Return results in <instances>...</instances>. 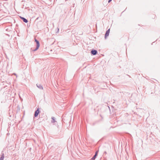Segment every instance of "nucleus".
Masks as SVG:
<instances>
[{"label":"nucleus","instance_id":"nucleus-13","mask_svg":"<svg viewBox=\"0 0 160 160\" xmlns=\"http://www.w3.org/2000/svg\"><path fill=\"white\" fill-rule=\"evenodd\" d=\"M58 28V31L57 32H56V33H57V32H58V31H59V28Z\"/></svg>","mask_w":160,"mask_h":160},{"label":"nucleus","instance_id":"nucleus-8","mask_svg":"<svg viewBox=\"0 0 160 160\" xmlns=\"http://www.w3.org/2000/svg\"><path fill=\"white\" fill-rule=\"evenodd\" d=\"M52 120L51 121V122L52 123H54L56 122V121L55 120V118L52 117L51 118Z\"/></svg>","mask_w":160,"mask_h":160},{"label":"nucleus","instance_id":"nucleus-9","mask_svg":"<svg viewBox=\"0 0 160 160\" xmlns=\"http://www.w3.org/2000/svg\"><path fill=\"white\" fill-rule=\"evenodd\" d=\"M97 156V155H94L93 157L91 158V160H95V158H96V157Z\"/></svg>","mask_w":160,"mask_h":160},{"label":"nucleus","instance_id":"nucleus-18","mask_svg":"<svg viewBox=\"0 0 160 160\" xmlns=\"http://www.w3.org/2000/svg\"><path fill=\"white\" fill-rule=\"evenodd\" d=\"M92 125H94V123H93Z\"/></svg>","mask_w":160,"mask_h":160},{"label":"nucleus","instance_id":"nucleus-11","mask_svg":"<svg viewBox=\"0 0 160 160\" xmlns=\"http://www.w3.org/2000/svg\"><path fill=\"white\" fill-rule=\"evenodd\" d=\"M98 151H97L95 152V155H97V156H98Z\"/></svg>","mask_w":160,"mask_h":160},{"label":"nucleus","instance_id":"nucleus-3","mask_svg":"<svg viewBox=\"0 0 160 160\" xmlns=\"http://www.w3.org/2000/svg\"><path fill=\"white\" fill-rule=\"evenodd\" d=\"M110 29H109L106 32L105 34L104 38L105 39H106L108 36H109L110 33Z\"/></svg>","mask_w":160,"mask_h":160},{"label":"nucleus","instance_id":"nucleus-12","mask_svg":"<svg viewBox=\"0 0 160 160\" xmlns=\"http://www.w3.org/2000/svg\"><path fill=\"white\" fill-rule=\"evenodd\" d=\"M112 1V0H108V2L110 3Z\"/></svg>","mask_w":160,"mask_h":160},{"label":"nucleus","instance_id":"nucleus-19","mask_svg":"<svg viewBox=\"0 0 160 160\" xmlns=\"http://www.w3.org/2000/svg\"><path fill=\"white\" fill-rule=\"evenodd\" d=\"M14 74L15 75H16V74L14 73Z\"/></svg>","mask_w":160,"mask_h":160},{"label":"nucleus","instance_id":"nucleus-5","mask_svg":"<svg viewBox=\"0 0 160 160\" xmlns=\"http://www.w3.org/2000/svg\"><path fill=\"white\" fill-rule=\"evenodd\" d=\"M36 86L39 89L41 90L43 89V87L40 84H36Z\"/></svg>","mask_w":160,"mask_h":160},{"label":"nucleus","instance_id":"nucleus-17","mask_svg":"<svg viewBox=\"0 0 160 160\" xmlns=\"http://www.w3.org/2000/svg\"><path fill=\"white\" fill-rule=\"evenodd\" d=\"M134 114H137V113H136L135 112L134 113Z\"/></svg>","mask_w":160,"mask_h":160},{"label":"nucleus","instance_id":"nucleus-7","mask_svg":"<svg viewBox=\"0 0 160 160\" xmlns=\"http://www.w3.org/2000/svg\"><path fill=\"white\" fill-rule=\"evenodd\" d=\"M35 42L36 43V46H40V43L39 41L36 38H35Z\"/></svg>","mask_w":160,"mask_h":160},{"label":"nucleus","instance_id":"nucleus-6","mask_svg":"<svg viewBox=\"0 0 160 160\" xmlns=\"http://www.w3.org/2000/svg\"><path fill=\"white\" fill-rule=\"evenodd\" d=\"M4 158V154L3 153V152H2V155L1 156V157L0 158V160H3Z\"/></svg>","mask_w":160,"mask_h":160},{"label":"nucleus","instance_id":"nucleus-2","mask_svg":"<svg viewBox=\"0 0 160 160\" xmlns=\"http://www.w3.org/2000/svg\"><path fill=\"white\" fill-rule=\"evenodd\" d=\"M91 53L92 55H95L98 53V51L95 49H93L91 51Z\"/></svg>","mask_w":160,"mask_h":160},{"label":"nucleus","instance_id":"nucleus-16","mask_svg":"<svg viewBox=\"0 0 160 160\" xmlns=\"http://www.w3.org/2000/svg\"><path fill=\"white\" fill-rule=\"evenodd\" d=\"M38 18H37V19H36V20L38 19Z\"/></svg>","mask_w":160,"mask_h":160},{"label":"nucleus","instance_id":"nucleus-1","mask_svg":"<svg viewBox=\"0 0 160 160\" xmlns=\"http://www.w3.org/2000/svg\"><path fill=\"white\" fill-rule=\"evenodd\" d=\"M40 112L39 111V108H38L37 109L35 110L34 113V117H37L39 113H40Z\"/></svg>","mask_w":160,"mask_h":160},{"label":"nucleus","instance_id":"nucleus-15","mask_svg":"<svg viewBox=\"0 0 160 160\" xmlns=\"http://www.w3.org/2000/svg\"><path fill=\"white\" fill-rule=\"evenodd\" d=\"M8 30H9V29L8 28H7L6 29V31H8Z\"/></svg>","mask_w":160,"mask_h":160},{"label":"nucleus","instance_id":"nucleus-10","mask_svg":"<svg viewBox=\"0 0 160 160\" xmlns=\"http://www.w3.org/2000/svg\"><path fill=\"white\" fill-rule=\"evenodd\" d=\"M40 46H36V47L34 49L32 50V51L34 52L37 51L39 48Z\"/></svg>","mask_w":160,"mask_h":160},{"label":"nucleus","instance_id":"nucleus-14","mask_svg":"<svg viewBox=\"0 0 160 160\" xmlns=\"http://www.w3.org/2000/svg\"><path fill=\"white\" fill-rule=\"evenodd\" d=\"M104 153L106 154V153H107V152H106V151H105V152H104Z\"/></svg>","mask_w":160,"mask_h":160},{"label":"nucleus","instance_id":"nucleus-4","mask_svg":"<svg viewBox=\"0 0 160 160\" xmlns=\"http://www.w3.org/2000/svg\"><path fill=\"white\" fill-rule=\"evenodd\" d=\"M20 18H21L23 22L25 23H27L28 22V20L26 19L25 18L22 17L21 16H20Z\"/></svg>","mask_w":160,"mask_h":160}]
</instances>
